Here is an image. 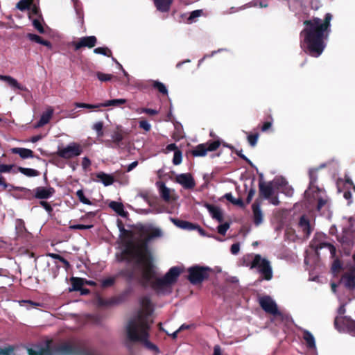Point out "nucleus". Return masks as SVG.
<instances>
[{
    "mask_svg": "<svg viewBox=\"0 0 355 355\" xmlns=\"http://www.w3.org/2000/svg\"><path fill=\"white\" fill-rule=\"evenodd\" d=\"M33 4V0H20L17 3V8H18L21 11H24L26 10H30L31 6Z\"/></svg>",
    "mask_w": 355,
    "mask_h": 355,
    "instance_id": "obj_41",
    "label": "nucleus"
},
{
    "mask_svg": "<svg viewBox=\"0 0 355 355\" xmlns=\"http://www.w3.org/2000/svg\"><path fill=\"white\" fill-rule=\"evenodd\" d=\"M76 196L78 197L80 202L85 205H92L93 203L85 196L84 191L82 189H79L76 191Z\"/></svg>",
    "mask_w": 355,
    "mask_h": 355,
    "instance_id": "obj_46",
    "label": "nucleus"
},
{
    "mask_svg": "<svg viewBox=\"0 0 355 355\" xmlns=\"http://www.w3.org/2000/svg\"><path fill=\"white\" fill-rule=\"evenodd\" d=\"M112 142L114 144V147H119L121 142L123 139V135L121 131H116L112 135Z\"/></svg>",
    "mask_w": 355,
    "mask_h": 355,
    "instance_id": "obj_42",
    "label": "nucleus"
},
{
    "mask_svg": "<svg viewBox=\"0 0 355 355\" xmlns=\"http://www.w3.org/2000/svg\"><path fill=\"white\" fill-rule=\"evenodd\" d=\"M71 288L69 289V292L71 291H78L81 290V287H83L84 284V280L80 277H71Z\"/></svg>",
    "mask_w": 355,
    "mask_h": 355,
    "instance_id": "obj_34",
    "label": "nucleus"
},
{
    "mask_svg": "<svg viewBox=\"0 0 355 355\" xmlns=\"http://www.w3.org/2000/svg\"><path fill=\"white\" fill-rule=\"evenodd\" d=\"M94 227L93 225L77 224L69 226L71 230H89Z\"/></svg>",
    "mask_w": 355,
    "mask_h": 355,
    "instance_id": "obj_56",
    "label": "nucleus"
},
{
    "mask_svg": "<svg viewBox=\"0 0 355 355\" xmlns=\"http://www.w3.org/2000/svg\"><path fill=\"white\" fill-rule=\"evenodd\" d=\"M260 180L259 182V196L266 199H269L274 193L272 182L266 184L263 180V174L259 175Z\"/></svg>",
    "mask_w": 355,
    "mask_h": 355,
    "instance_id": "obj_16",
    "label": "nucleus"
},
{
    "mask_svg": "<svg viewBox=\"0 0 355 355\" xmlns=\"http://www.w3.org/2000/svg\"><path fill=\"white\" fill-rule=\"evenodd\" d=\"M109 207L112 209L116 213L121 216H124L125 215L123 205L121 202L112 201L109 204Z\"/></svg>",
    "mask_w": 355,
    "mask_h": 355,
    "instance_id": "obj_38",
    "label": "nucleus"
},
{
    "mask_svg": "<svg viewBox=\"0 0 355 355\" xmlns=\"http://www.w3.org/2000/svg\"><path fill=\"white\" fill-rule=\"evenodd\" d=\"M153 259H150L149 257H142L141 261H135L136 265H141L144 268L141 277H136L135 279L137 280L139 284L143 288H146L151 279H153L155 275V271L154 270Z\"/></svg>",
    "mask_w": 355,
    "mask_h": 355,
    "instance_id": "obj_5",
    "label": "nucleus"
},
{
    "mask_svg": "<svg viewBox=\"0 0 355 355\" xmlns=\"http://www.w3.org/2000/svg\"><path fill=\"white\" fill-rule=\"evenodd\" d=\"M11 152L14 154H17L22 159L33 158L35 157L34 152L28 148H13Z\"/></svg>",
    "mask_w": 355,
    "mask_h": 355,
    "instance_id": "obj_26",
    "label": "nucleus"
},
{
    "mask_svg": "<svg viewBox=\"0 0 355 355\" xmlns=\"http://www.w3.org/2000/svg\"><path fill=\"white\" fill-rule=\"evenodd\" d=\"M299 226L302 229L305 236L308 238L312 232V228L310 225V221L306 216L303 215L300 218Z\"/></svg>",
    "mask_w": 355,
    "mask_h": 355,
    "instance_id": "obj_21",
    "label": "nucleus"
},
{
    "mask_svg": "<svg viewBox=\"0 0 355 355\" xmlns=\"http://www.w3.org/2000/svg\"><path fill=\"white\" fill-rule=\"evenodd\" d=\"M343 268V263L340 259H336L332 263L331 270L333 272H338Z\"/></svg>",
    "mask_w": 355,
    "mask_h": 355,
    "instance_id": "obj_52",
    "label": "nucleus"
},
{
    "mask_svg": "<svg viewBox=\"0 0 355 355\" xmlns=\"http://www.w3.org/2000/svg\"><path fill=\"white\" fill-rule=\"evenodd\" d=\"M154 3L158 10L168 12L172 4V0H154Z\"/></svg>",
    "mask_w": 355,
    "mask_h": 355,
    "instance_id": "obj_31",
    "label": "nucleus"
},
{
    "mask_svg": "<svg viewBox=\"0 0 355 355\" xmlns=\"http://www.w3.org/2000/svg\"><path fill=\"white\" fill-rule=\"evenodd\" d=\"M221 143L219 139L215 141H209L204 144H198L196 148L189 153L193 157H204L208 151L213 152L216 150L220 146Z\"/></svg>",
    "mask_w": 355,
    "mask_h": 355,
    "instance_id": "obj_11",
    "label": "nucleus"
},
{
    "mask_svg": "<svg viewBox=\"0 0 355 355\" xmlns=\"http://www.w3.org/2000/svg\"><path fill=\"white\" fill-rule=\"evenodd\" d=\"M323 248H327L331 253L332 257H334L336 254V248L335 246L329 243L321 242L315 246V250L318 251Z\"/></svg>",
    "mask_w": 355,
    "mask_h": 355,
    "instance_id": "obj_40",
    "label": "nucleus"
},
{
    "mask_svg": "<svg viewBox=\"0 0 355 355\" xmlns=\"http://www.w3.org/2000/svg\"><path fill=\"white\" fill-rule=\"evenodd\" d=\"M97 43V39L95 36H86L80 38L78 42H73L72 45L74 50L78 51L83 47L93 48Z\"/></svg>",
    "mask_w": 355,
    "mask_h": 355,
    "instance_id": "obj_14",
    "label": "nucleus"
},
{
    "mask_svg": "<svg viewBox=\"0 0 355 355\" xmlns=\"http://www.w3.org/2000/svg\"><path fill=\"white\" fill-rule=\"evenodd\" d=\"M205 207L213 218L217 220L219 223L223 220V213L219 207L210 204H206Z\"/></svg>",
    "mask_w": 355,
    "mask_h": 355,
    "instance_id": "obj_23",
    "label": "nucleus"
},
{
    "mask_svg": "<svg viewBox=\"0 0 355 355\" xmlns=\"http://www.w3.org/2000/svg\"><path fill=\"white\" fill-rule=\"evenodd\" d=\"M259 305L266 313L275 316L282 317V313L278 310L276 303L270 296H263L259 299Z\"/></svg>",
    "mask_w": 355,
    "mask_h": 355,
    "instance_id": "obj_12",
    "label": "nucleus"
},
{
    "mask_svg": "<svg viewBox=\"0 0 355 355\" xmlns=\"http://www.w3.org/2000/svg\"><path fill=\"white\" fill-rule=\"evenodd\" d=\"M211 268L207 266L198 265L188 268V279L193 285L201 284L203 281L208 279Z\"/></svg>",
    "mask_w": 355,
    "mask_h": 355,
    "instance_id": "obj_8",
    "label": "nucleus"
},
{
    "mask_svg": "<svg viewBox=\"0 0 355 355\" xmlns=\"http://www.w3.org/2000/svg\"><path fill=\"white\" fill-rule=\"evenodd\" d=\"M334 326L338 331L346 328L349 334L355 336V320L347 317H336L334 320Z\"/></svg>",
    "mask_w": 355,
    "mask_h": 355,
    "instance_id": "obj_13",
    "label": "nucleus"
},
{
    "mask_svg": "<svg viewBox=\"0 0 355 355\" xmlns=\"http://www.w3.org/2000/svg\"><path fill=\"white\" fill-rule=\"evenodd\" d=\"M15 349V346L8 345L4 348L0 347V355H16L13 352Z\"/></svg>",
    "mask_w": 355,
    "mask_h": 355,
    "instance_id": "obj_48",
    "label": "nucleus"
},
{
    "mask_svg": "<svg viewBox=\"0 0 355 355\" xmlns=\"http://www.w3.org/2000/svg\"><path fill=\"white\" fill-rule=\"evenodd\" d=\"M303 338L309 348L313 349L315 347V338L310 331L304 330L303 331Z\"/></svg>",
    "mask_w": 355,
    "mask_h": 355,
    "instance_id": "obj_36",
    "label": "nucleus"
},
{
    "mask_svg": "<svg viewBox=\"0 0 355 355\" xmlns=\"http://www.w3.org/2000/svg\"><path fill=\"white\" fill-rule=\"evenodd\" d=\"M171 220L177 227L184 229V230H196V225H195L192 223L188 222V221L180 220L178 218H171Z\"/></svg>",
    "mask_w": 355,
    "mask_h": 355,
    "instance_id": "obj_28",
    "label": "nucleus"
},
{
    "mask_svg": "<svg viewBox=\"0 0 355 355\" xmlns=\"http://www.w3.org/2000/svg\"><path fill=\"white\" fill-rule=\"evenodd\" d=\"M118 277H123L128 283H131L135 278V270L134 268H123L119 271L116 277H110L103 279L101 282L103 288H107L113 286Z\"/></svg>",
    "mask_w": 355,
    "mask_h": 355,
    "instance_id": "obj_10",
    "label": "nucleus"
},
{
    "mask_svg": "<svg viewBox=\"0 0 355 355\" xmlns=\"http://www.w3.org/2000/svg\"><path fill=\"white\" fill-rule=\"evenodd\" d=\"M93 130H94L96 132L98 137H103V121H98L94 124L92 127Z\"/></svg>",
    "mask_w": 355,
    "mask_h": 355,
    "instance_id": "obj_50",
    "label": "nucleus"
},
{
    "mask_svg": "<svg viewBox=\"0 0 355 355\" xmlns=\"http://www.w3.org/2000/svg\"><path fill=\"white\" fill-rule=\"evenodd\" d=\"M91 160L87 157H84L82 161L83 168L86 171L91 165Z\"/></svg>",
    "mask_w": 355,
    "mask_h": 355,
    "instance_id": "obj_62",
    "label": "nucleus"
},
{
    "mask_svg": "<svg viewBox=\"0 0 355 355\" xmlns=\"http://www.w3.org/2000/svg\"><path fill=\"white\" fill-rule=\"evenodd\" d=\"M229 228L230 224L228 223H225L218 226V232L221 235H225Z\"/></svg>",
    "mask_w": 355,
    "mask_h": 355,
    "instance_id": "obj_57",
    "label": "nucleus"
},
{
    "mask_svg": "<svg viewBox=\"0 0 355 355\" xmlns=\"http://www.w3.org/2000/svg\"><path fill=\"white\" fill-rule=\"evenodd\" d=\"M255 193H256V190L254 188H251L249 190L248 196L246 198V203L247 204H249L251 202V200H252V198L254 197Z\"/></svg>",
    "mask_w": 355,
    "mask_h": 355,
    "instance_id": "obj_64",
    "label": "nucleus"
},
{
    "mask_svg": "<svg viewBox=\"0 0 355 355\" xmlns=\"http://www.w3.org/2000/svg\"><path fill=\"white\" fill-rule=\"evenodd\" d=\"M202 10H196L192 11L190 13V15L187 19L188 22L192 23L193 21H194L196 18L200 17L202 15Z\"/></svg>",
    "mask_w": 355,
    "mask_h": 355,
    "instance_id": "obj_53",
    "label": "nucleus"
},
{
    "mask_svg": "<svg viewBox=\"0 0 355 355\" xmlns=\"http://www.w3.org/2000/svg\"><path fill=\"white\" fill-rule=\"evenodd\" d=\"M309 190H314L315 191H319L320 189L318 186H315V183L318 180L317 174H316V170L315 169H311L309 172Z\"/></svg>",
    "mask_w": 355,
    "mask_h": 355,
    "instance_id": "obj_32",
    "label": "nucleus"
},
{
    "mask_svg": "<svg viewBox=\"0 0 355 355\" xmlns=\"http://www.w3.org/2000/svg\"><path fill=\"white\" fill-rule=\"evenodd\" d=\"M127 103V100L125 98H118L108 100L103 103V107L113 106L122 107Z\"/></svg>",
    "mask_w": 355,
    "mask_h": 355,
    "instance_id": "obj_35",
    "label": "nucleus"
},
{
    "mask_svg": "<svg viewBox=\"0 0 355 355\" xmlns=\"http://www.w3.org/2000/svg\"><path fill=\"white\" fill-rule=\"evenodd\" d=\"M269 117L270 118L271 120L268 121H266L263 123V125L261 128V130L262 132H266L272 127V119L271 116H270Z\"/></svg>",
    "mask_w": 355,
    "mask_h": 355,
    "instance_id": "obj_61",
    "label": "nucleus"
},
{
    "mask_svg": "<svg viewBox=\"0 0 355 355\" xmlns=\"http://www.w3.org/2000/svg\"><path fill=\"white\" fill-rule=\"evenodd\" d=\"M150 328L147 317L143 311H138L137 315L130 319L127 324V338L132 343H142L149 349L158 352V347L148 340Z\"/></svg>",
    "mask_w": 355,
    "mask_h": 355,
    "instance_id": "obj_2",
    "label": "nucleus"
},
{
    "mask_svg": "<svg viewBox=\"0 0 355 355\" xmlns=\"http://www.w3.org/2000/svg\"><path fill=\"white\" fill-rule=\"evenodd\" d=\"M40 204L49 214H51L53 211V208L48 202L41 200Z\"/></svg>",
    "mask_w": 355,
    "mask_h": 355,
    "instance_id": "obj_60",
    "label": "nucleus"
},
{
    "mask_svg": "<svg viewBox=\"0 0 355 355\" xmlns=\"http://www.w3.org/2000/svg\"><path fill=\"white\" fill-rule=\"evenodd\" d=\"M96 177L105 187L112 184L114 182V177L112 175L107 174L104 172H99V173H96Z\"/></svg>",
    "mask_w": 355,
    "mask_h": 355,
    "instance_id": "obj_29",
    "label": "nucleus"
},
{
    "mask_svg": "<svg viewBox=\"0 0 355 355\" xmlns=\"http://www.w3.org/2000/svg\"><path fill=\"white\" fill-rule=\"evenodd\" d=\"M34 196L37 199H48L51 198L55 192V189L49 187L48 188L38 187L35 190Z\"/></svg>",
    "mask_w": 355,
    "mask_h": 355,
    "instance_id": "obj_18",
    "label": "nucleus"
},
{
    "mask_svg": "<svg viewBox=\"0 0 355 355\" xmlns=\"http://www.w3.org/2000/svg\"><path fill=\"white\" fill-rule=\"evenodd\" d=\"M140 304L142 308L145 310L146 313L143 310H139V311H143L144 315L147 317V320H148V315H150L152 311V303L149 296H143L140 299Z\"/></svg>",
    "mask_w": 355,
    "mask_h": 355,
    "instance_id": "obj_25",
    "label": "nucleus"
},
{
    "mask_svg": "<svg viewBox=\"0 0 355 355\" xmlns=\"http://www.w3.org/2000/svg\"><path fill=\"white\" fill-rule=\"evenodd\" d=\"M20 172L27 177H36L40 175V172L35 169L18 166L14 173Z\"/></svg>",
    "mask_w": 355,
    "mask_h": 355,
    "instance_id": "obj_33",
    "label": "nucleus"
},
{
    "mask_svg": "<svg viewBox=\"0 0 355 355\" xmlns=\"http://www.w3.org/2000/svg\"><path fill=\"white\" fill-rule=\"evenodd\" d=\"M0 80L6 81L8 84L13 88L18 89L24 92L28 91V89L25 86L19 84L16 79L10 76L0 75Z\"/></svg>",
    "mask_w": 355,
    "mask_h": 355,
    "instance_id": "obj_22",
    "label": "nucleus"
},
{
    "mask_svg": "<svg viewBox=\"0 0 355 355\" xmlns=\"http://www.w3.org/2000/svg\"><path fill=\"white\" fill-rule=\"evenodd\" d=\"M33 25L34 26V28L41 34H43L45 33V30L42 26V24H41V22L40 21L39 19H34L33 20Z\"/></svg>",
    "mask_w": 355,
    "mask_h": 355,
    "instance_id": "obj_55",
    "label": "nucleus"
},
{
    "mask_svg": "<svg viewBox=\"0 0 355 355\" xmlns=\"http://www.w3.org/2000/svg\"><path fill=\"white\" fill-rule=\"evenodd\" d=\"M250 268H257L263 279L270 281L272 279V268L269 260L257 254L250 263Z\"/></svg>",
    "mask_w": 355,
    "mask_h": 355,
    "instance_id": "obj_6",
    "label": "nucleus"
},
{
    "mask_svg": "<svg viewBox=\"0 0 355 355\" xmlns=\"http://www.w3.org/2000/svg\"><path fill=\"white\" fill-rule=\"evenodd\" d=\"M260 206V202L258 200H256L252 205L253 221L256 225H259L263 222V215Z\"/></svg>",
    "mask_w": 355,
    "mask_h": 355,
    "instance_id": "obj_19",
    "label": "nucleus"
},
{
    "mask_svg": "<svg viewBox=\"0 0 355 355\" xmlns=\"http://www.w3.org/2000/svg\"><path fill=\"white\" fill-rule=\"evenodd\" d=\"M94 53L101 54L107 57H112V51L107 47H97L94 49Z\"/></svg>",
    "mask_w": 355,
    "mask_h": 355,
    "instance_id": "obj_47",
    "label": "nucleus"
},
{
    "mask_svg": "<svg viewBox=\"0 0 355 355\" xmlns=\"http://www.w3.org/2000/svg\"><path fill=\"white\" fill-rule=\"evenodd\" d=\"M332 15L327 13L323 20L313 17L303 21L304 28L301 31V47L304 51L312 57L318 58L324 51L326 44L324 40L331 32V21Z\"/></svg>",
    "mask_w": 355,
    "mask_h": 355,
    "instance_id": "obj_1",
    "label": "nucleus"
},
{
    "mask_svg": "<svg viewBox=\"0 0 355 355\" xmlns=\"http://www.w3.org/2000/svg\"><path fill=\"white\" fill-rule=\"evenodd\" d=\"M16 233L18 237L25 236L28 232L25 227V223L23 220L18 219L16 223Z\"/></svg>",
    "mask_w": 355,
    "mask_h": 355,
    "instance_id": "obj_37",
    "label": "nucleus"
},
{
    "mask_svg": "<svg viewBox=\"0 0 355 355\" xmlns=\"http://www.w3.org/2000/svg\"><path fill=\"white\" fill-rule=\"evenodd\" d=\"M159 191L162 198L166 202L170 200V189L166 187L164 183H162L159 187Z\"/></svg>",
    "mask_w": 355,
    "mask_h": 355,
    "instance_id": "obj_43",
    "label": "nucleus"
},
{
    "mask_svg": "<svg viewBox=\"0 0 355 355\" xmlns=\"http://www.w3.org/2000/svg\"><path fill=\"white\" fill-rule=\"evenodd\" d=\"M139 126L147 132L150 131L151 128L150 124L146 120H141L139 122Z\"/></svg>",
    "mask_w": 355,
    "mask_h": 355,
    "instance_id": "obj_59",
    "label": "nucleus"
},
{
    "mask_svg": "<svg viewBox=\"0 0 355 355\" xmlns=\"http://www.w3.org/2000/svg\"><path fill=\"white\" fill-rule=\"evenodd\" d=\"M259 137V135L257 132L249 134L247 137L249 144L252 147L255 146L257 144Z\"/></svg>",
    "mask_w": 355,
    "mask_h": 355,
    "instance_id": "obj_49",
    "label": "nucleus"
},
{
    "mask_svg": "<svg viewBox=\"0 0 355 355\" xmlns=\"http://www.w3.org/2000/svg\"><path fill=\"white\" fill-rule=\"evenodd\" d=\"M51 355H96V350L93 348H87L83 340H78L74 343L64 342L62 343L51 344L49 341Z\"/></svg>",
    "mask_w": 355,
    "mask_h": 355,
    "instance_id": "obj_4",
    "label": "nucleus"
},
{
    "mask_svg": "<svg viewBox=\"0 0 355 355\" xmlns=\"http://www.w3.org/2000/svg\"><path fill=\"white\" fill-rule=\"evenodd\" d=\"M83 153V147L80 144L72 142L64 148H58L56 155L63 159H69L80 155Z\"/></svg>",
    "mask_w": 355,
    "mask_h": 355,
    "instance_id": "obj_9",
    "label": "nucleus"
},
{
    "mask_svg": "<svg viewBox=\"0 0 355 355\" xmlns=\"http://www.w3.org/2000/svg\"><path fill=\"white\" fill-rule=\"evenodd\" d=\"M53 114V109L49 107L46 111L41 115L40 120L37 122L35 127L40 128L48 123Z\"/></svg>",
    "mask_w": 355,
    "mask_h": 355,
    "instance_id": "obj_24",
    "label": "nucleus"
},
{
    "mask_svg": "<svg viewBox=\"0 0 355 355\" xmlns=\"http://www.w3.org/2000/svg\"><path fill=\"white\" fill-rule=\"evenodd\" d=\"M150 241L146 237L139 244H136L132 241H128L121 252L120 258L118 259L119 261H125L128 263L133 261H141L142 257L153 259L152 253L148 248Z\"/></svg>",
    "mask_w": 355,
    "mask_h": 355,
    "instance_id": "obj_3",
    "label": "nucleus"
},
{
    "mask_svg": "<svg viewBox=\"0 0 355 355\" xmlns=\"http://www.w3.org/2000/svg\"><path fill=\"white\" fill-rule=\"evenodd\" d=\"M180 273L181 269L179 267H172L162 278H157L152 283L151 286L156 291L162 290L165 287L169 286L175 283Z\"/></svg>",
    "mask_w": 355,
    "mask_h": 355,
    "instance_id": "obj_7",
    "label": "nucleus"
},
{
    "mask_svg": "<svg viewBox=\"0 0 355 355\" xmlns=\"http://www.w3.org/2000/svg\"><path fill=\"white\" fill-rule=\"evenodd\" d=\"M96 76L98 79L101 82L111 80L112 78H113V76L111 74H107L99 71L96 73Z\"/></svg>",
    "mask_w": 355,
    "mask_h": 355,
    "instance_id": "obj_54",
    "label": "nucleus"
},
{
    "mask_svg": "<svg viewBox=\"0 0 355 355\" xmlns=\"http://www.w3.org/2000/svg\"><path fill=\"white\" fill-rule=\"evenodd\" d=\"M153 88L157 89L162 94H163V95L168 94V90H167L166 86L164 85V84H163L162 83H161L158 80H155V81H153Z\"/></svg>",
    "mask_w": 355,
    "mask_h": 355,
    "instance_id": "obj_45",
    "label": "nucleus"
},
{
    "mask_svg": "<svg viewBox=\"0 0 355 355\" xmlns=\"http://www.w3.org/2000/svg\"><path fill=\"white\" fill-rule=\"evenodd\" d=\"M140 230L142 233L147 234L146 238L148 241H151L153 239L162 236V232L161 230L157 227H152L148 230H146L144 227H141Z\"/></svg>",
    "mask_w": 355,
    "mask_h": 355,
    "instance_id": "obj_27",
    "label": "nucleus"
},
{
    "mask_svg": "<svg viewBox=\"0 0 355 355\" xmlns=\"http://www.w3.org/2000/svg\"><path fill=\"white\" fill-rule=\"evenodd\" d=\"M24 348L26 349L28 355H51L49 342H47L45 347L35 346V348L24 347Z\"/></svg>",
    "mask_w": 355,
    "mask_h": 355,
    "instance_id": "obj_20",
    "label": "nucleus"
},
{
    "mask_svg": "<svg viewBox=\"0 0 355 355\" xmlns=\"http://www.w3.org/2000/svg\"><path fill=\"white\" fill-rule=\"evenodd\" d=\"M74 105L76 107L87 108V109H97V108L103 107V103H97V104H89V103L76 102L74 103Z\"/></svg>",
    "mask_w": 355,
    "mask_h": 355,
    "instance_id": "obj_44",
    "label": "nucleus"
},
{
    "mask_svg": "<svg viewBox=\"0 0 355 355\" xmlns=\"http://www.w3.org/2000/svg\"><path fill=\"white\" fill-rule=\"evenodd\" d=\"M14 167L12 164H0V173H10L12 168Z\"/></svg>",
    "mask_w": 355,
    "mask_h": 355,
    "instance_id": "obj_58",
    "label": "nucleus"
},
{
    "mask_svg": "<svg viewBox=\"0 0 355 355\" xmlns=\"http://www.w3.org/2000/svg\"><path fill=\"white\" fill-rule=\"evenodd\" d=\"M341 282L345 287L350 291L355 289V267H352L344 273L341 278Z\"/></svg>",
    "mask_w": 355,
    "mask_h": 355,
    "instance_id": "obj_17",
    "label": "nucleus"
},
{
    "mask_svg": "<svg viewBox=\"0 0 355 355\" xmlns=\"http://www.w3.org/2000/svg\"><path fill=\"white\" fill-rule=\"evenodd\" d=\"M27 38H28L32 42H35L37 44L45 46L48 47L49 49H51L52 47V44H51V42L44 40L42 37H40L36 34L28 33Z\"/></svg>",
    "mask_w": 355,
    "mask_h": 355,
    "instance_id": "obj_30",
    "label": "nucleus"
},
{
    "mask_svg": "<svg viewBox=\"0 0 355 355\" xmlns=\"http://www.w3.org/2000/svg\"><path fill=\"white\" fill-rule=\"evenodd\" d=\"M240 250V244L239 243H234L231 245L230 251L232 254H237Z\"/></svg>",
    "mask_w": 355,
    "mask_h": 355,
    "instance_id": "obj_63",
    "label": "nucleus"
},
{
    "mask_svg": "<svg viewBox=\"0 0 355 355\" xmlns=\"http://www.w3.org/2000/svg\"><path fill=\"white\" fill-rule=\"evenodd\" d=\"M182 154L181 150H177L174 153L173 158V164L174 165H179L182 162Z\"/></svg>",
    "mask_w": 355,
    "mask_h": 355,
    "instance_id": "obj_51",
    "label": "nucleus"
},
{
    "mask_svg": "<svg viewBox=\"0 0 355 355\" xmlns=\"http://www.w3.org/2000/svg\"><path fill=\"white\" fill-rule=\"evenodd\" d=\"M175 182L181 184L186 189H193L196 182L191 173H181L175 177Z\"/></svg>",
    "mask_w": 355,
    "mask_h": 355,
    "instance_id": "obj_15",
    "label": "nucleus"
},
{
    "mask_svg": "<svg viewBox=\"0 0 355 355\" xmlns=\"http://www.w3.org/2000/svg\"><path fill=\"white\" fill-rule=\"evenodd\" d=\"M117 227L119 230L121 236H123L124 238H128V239L132 238V236H133L132 232L130 230L125 229L124 225H123V222L121 221V220H120V219H117Z\"/></svg>",
    "mask_w": 355,
    "mask_h": 355,
    "instance_id": "obj_39",
    "label": "nucleus"
}]
</instances>
